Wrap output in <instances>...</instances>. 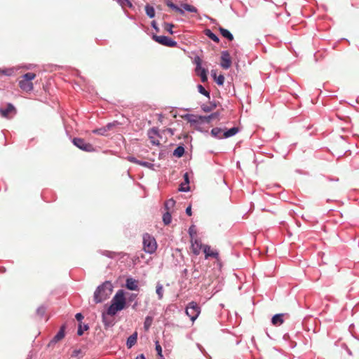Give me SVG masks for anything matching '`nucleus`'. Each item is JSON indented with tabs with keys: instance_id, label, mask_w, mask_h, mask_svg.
Masks as SVG:
<instances>
[{
	"instance_id": "obj_26",
	"label": "nucleus",
	"mask_w": 359,
	"mask_h": 359,
	"mask_svg": "<svg viewBox=\"0 0 359 359\" xmlns=\"http://www.w3.org/2000/svg\"><path fill=\"white\" fill-rule=\"evenodd\" d=\"M166 5L168 7H170V8H172L173 10H175V11H177V13H179L182 15L184 14V11L182 8H179L178 6H177L176 5H175L172 1H167Z\"/></svg>"
},
{
	"instance_id": "obj_10",
	"label": "nucleus",
	"mask_w": 359,
	"mask_h": 359,
	"mask_svg": "<svg viewBox=\"0 0 359 359\" xmlns=\"http://www.w3.org/2000/svg\"><path fill=\"white\" fill-rule=\"evenodd\" d=\"M65 330H66V325L65 324L62 325L57 333L53 337V339L49 341L48 346L50 347L55 344H57L58 341H61L65 336Z\"/></svg>"
},
{
	"instance_id": "obj_14",
	"label": "nucleus",
	"mask_w": 359,
	"mask_h": 359,
	"mask_svg": "<svg viewBox=\"0 0 359 359\" xmlns=\"http://www.w3.org/2000/svg\"><path fill=\"white\" fill-rule=\"evenodd\" d=\"M116 123H109L106 126L93 130V133L100 135H107V132L111 130L116 126Z\"/></svg>"
},
{
	"instance_id": "obj_45",
	"label": "nucleus",
	"mask_w": 359,
	"mask_h": 359,
	"mask_svg": "<svg viewBox=\"0 0 359 359\" xmlns=\"http://www.w3.org/2000/svg\"><path fill=\"white\" fill-rule=\"evenodd\" d=\"M156 350L158 353V355H162V348L160 344H158V342L156 343Z\"/></svg>"
},
{
	"instance_id": "obj_51",
	"label": "nucleus",
	"mask_w": 359,
	"mask_h": 359,
	"mask_svg": "<svg viewBox=\"0 0 359 359\" xmlns=\"http://www.w3.org/2000/svg\"><path fill=\"white\" fill-rule=\"evenodd\" d=\"M81 353V350L79 349H76L73 351V354L72 355L73 356H77L79 353Z\"/></svg>"
},
{
	"instance_id": "obj_24",
	"label": "nucleus",
	"mask_w": 359,
	"mask_h": 359,
	"mask_svg": "<svg viewBox=\"0 0 359 359\" xmlns=\"http://www.w3.org/2000/svg\"><path fill=\"white\" fill-rule=\"evenodd\" d=\"M223 133H224V130L219 128H214L211 130L212 135L219 139L224 138Z\"/></svg>"
},
{
	"instance_id": "obj_55",
	"label": "nucleus",
	"mask_w": 359,
	"mask_h": 359,
	"mask_svg": "<svg viewBox=\"0 0 359 359\" xmlns=\"http://www.w3.org/2000/svg\"><path fill=\"white\" fill-rule=\"evenodd\" d=\"M236 164H237V166L238 167V165H239V161H237Z\"/></svg>"
},
{
	"instance_id": "obj_16",
	"label": "nucleus",
	"mask_w": 359,
	"mask_h": 359,
	"mask_svg": "<svg viewBox=\"0 0 359 359\" xmlns=\"http://www.w3.org/2000/svg\"><path fill=\"white\" fill-rule=\"evenodd\" d=\"M203 252L205 253V259H208V257H213L215 259L219 258V253L216 251H212L210 246L208 245H203Z\"/></svg>"
},
{
	"instance_id": "obj_13",
	"label": "nucleus",
	"mask_w": 359,
	"mask_h": 359,
	"mask_svg": "<svg viewBox=\"0 0 359 359\" xmlns=\"http://www.w3.org/2000/svg\"><path fill=\"white\" fill-rule=\"evenodd\" d=\"M131 162L137 163L138 165L144 166L151 170H155L156 168H159V165H156L154 163L140 160L139 158H128Z\"/></svg>"
},
{
	"instance_id": "obj_25",
	"label": "nucleus",
	"mask_w": 359,
	"mask_h": 359,
	"mask_svg": "<svg viewBox=\"0 0 359 359\" xmlns=\"http://www.w3.org/2000/svg\"><path fill=\"white\" fill-rule=\"evenodd\" d=\"M205 34L209 37L210 39H212L213 41L216 43H219V39L217 36H216L213 32H211L210 29H205Z\"/></svg>"
},
{
	"instance_id": "obj_34",
	"label": "nucleus",
	"mask_w": 359,
	"mask_h": 359,
	"mask_svg": "<svg viewBox=\"0 0 359 359\" xmlns=\"http://www.w3.org/2000/svg\"><path fill=\"white\" fill-rule=\"evenodd\" d=\"M88 328H89V327H88V325H82L81 323H79V327H78V330H77V334L79 336H81L83 334V331L88 330Z\"/></svg>"
},
{
	"instance_id": "obj_49",
	"label": "nucleus",
	"mask_w": 359,
	"mask_h": 359,
	"mask_svg": "<svg viewBox=\"0 0 359 359\" xmlns=\"http://www.w3.org/2000/svg\"><path fill=\"white\" fill-rule=\"evenodd\" d=\"M218 115H219L218 112H215V113H213L211 115H210L208 118L210 119H214V118H217Z\"/></svg>"
},
{
	"instance_id": "obj_23",
	"label": "nucleus",
	"mask_w": 359,
	"mask_h": 359,
	"mask_svg": "<svg viewBox=\"0 0 359 359\" xmlns=\"http://www.w3.org/2000/svg\"><path fill=\"white\" fill-rule=\"evenodd\" d=\"M238 132V128L237 127H233L223 133V137L224 138L230 137L231 136L235 135Z\"/></svg>"
},
{
	"instance_id": "obj_12",
	"label": "nucleus",
	"mask_w": 359,
	"mask_h": 359,
	"mask_svg": "<svg viewBox=\"0 0 359 359\" xmlns=\"http://www.w3.org/2000/svg\"><path fill=\"white\" fill-rule=\"evenodd\" d=\"M221 67L223 69H227L231 65V59L228 51H222L221 56Z\"/></svg>"
},
{
	"instance_id": "obj_37",
	"label": "nucleus",
	"mask_w": 359,
	"mask_h": 359,
	"mask_svg": "<svg viewBox=\"0 0 359 359\" xmlns=\"http://www.w3.org/2000/svg\"><path fill=\"white\" fill-rule=\"evenodd\" d=\"M198 92L210 99V93L205 89L202 85H198L197 86Z\"/></svg>"
},
{
	"instance_id": "obj_38",
	"label": "nucleus",
	"mask_w": 359,
	"mask_h": 359,
	"mask_svg": "<svg viewBox=\"0 0 359 359\" xmlns=\"http://www.w3.org/2000/svg\"><path fill=\"white\" fill-rule=\"evenodd\" d=\"M174 27V25L170 23L165 22L163 24V29L168 32L170 34H173L172 28Z\"/></svg>"
},
{
	"instance_id": "obj_48",
	"label": "nucleus",
	"mask_w": 359,
	"mask_h": 359,
	"mask_svg": "<svg viewBox=\"0 0 359 359\" xmlns=\"http://www.w3.org/2000/svg\"><path fill=\"white\" fill-rule=\"evenodd\" d=\"M186 213L189 215V216H191V214H192V212H191V205H189L187 208H186V210H185Z\"/></svg>"
},
{
	"instance_id": "obj_44",
	"label": "nucleus",
	"mask_w": 359,
	"mask_h": 359,
	"mask_svg": "<svg viewBox=\"0 0 359 359\" xmlns=\"http://www.w3.org/2000/svg\"><path fill=\"white\" fill-rule=\"evenodd\" d=\"M201 62H202V60H201V59L199 57H195V63L196 65V69L198 71H199V69H201Z\"/></svg>"
},
{
	"instance_id": "obj_20",
	"label": "nucleus",
	"mask_w": 359,
	"mask_h": 359,
	"mask_svg": "<svg viewBox=\"0 0 359 359\" xmlns=\"http://www.w3.org/2000/svg\"><path fill=\"white\" fill-rule=\"evenodd\" d=\"M122 309L118 306H116L114 304L111 302V304L109 306L107 314L110 316H115L117 312L121 311Z\"/></svg>"
},
{
	"instance_id": "obj_52",
	"label": "nucleus",
	"mask_w": 359,
	"mask_h": 359,
	"mask_svg": "<svg viewBox=\"0 0 359 359\" xmlns=\"http://www.w3.org/2000/svg\"><path fill=\"white\" fill-rule=\"evenodd\" d=\"M200 247H201V245H200ZM193 252H194V253L195 255H198V254H199V252H200V249L194 248V249L193 250Z\"/></svg>"
},
{
	"instance_id": "obj_40",
	"label": "nucleus",
	"mask_w": 359,
	"mask_h": 359,
	"mask_svg": "<svg viewBox=\"0 0 359 359\" xmlns=\"http://www.w3.org/2000/svg\"><path fill=\"white\" fill-rule=\"evenodd\" d=\"M190 190V187L189 184H186V183H182L179 187V191L181 192H187Z\"/></svg>"
},
{
	"instance_id": "obj_28",
	"label": "nucleus",
	"mask_w": 359,
	"mask_h": 359,
	"mask_svg": "<svg viewBox=\"0 0 359 359\" xmlns=\"http://www.w3.org/2000/svg\"><path fill=\"white\" fill-rule=\"evenodd\" d=\"M145 11H146L147 15L150 18H153L155 16V11L152 6H151L149 5H147L145 6Z\"/></svg>"
},
{
	"instance_id": "obj_27",
	"label": "nucleus",
	"mask_w": 359,
	"mask_h": 359,
	"mask_svg": "<svg viewBox=\"0 0 359 359\" xmlns=\"http://www.w3.org/2000/svg\"><path fill=\"white\" fill-rule=\"evenodd\" d=\"M156 292L158 295V299H161L163 297V287L160 283H158L156 285Z\"/></svg>"
},
{
	"instance_id": "obj_21",
	"label": "nucleus",
	"mask_w": 359,
	"mask_h": 359,
	"mask_svg": "<svg viewBox=\"0 0 359 359\" xmlns=\"http://www.w3.org/2000/svg\"><path fill=\"white\" fill-rule=\"evenodd\" d=\"M219 30L220 34L222 35V36L226 38L229 41L233 40V36L229 30H227L222 27H219Z\"/></svg>"
},
{
	"instance_id": "obj_30",
	"label": "nucleus",
	"mask_w": 359,
	"mask_h": 359,
	"mask_svg": "<svg viewBox=\"0 0 359 359\" xmlns=\"http://www.w3.org/2000/svg\"><path fill=\"white\" fill-rule=\"evenodd\" d=\"M99 252L109 258L113 259L116 257V253L115 252L109 251V250H100Z\"/></svg>"
},
{
	"instance_id": "obj_17",
	"label": "nucleus",
	"mask_w": 359,
	"mask_h": 359,
	"mask_svg": "<svg viewBox=\"0 0 359 359\" xmlns=\"http://www.w3.org/2000/svg\"><path fill=\"white\" fill-rule=\"evenodd\" d=\"M283 317L284 314L283 313L274 315L271 318V323L276 326H279L282 325L284 322Z\"/></svg>"
},
{
	"instance_id": "obj_50",
	"label": "nucleus",
	"mask_w": 359,
	"mask_h": 359,
	"mask_svg": "<svg viewBox=\"0 0 359 359\" xmlns=\"http://www.w3.org/2000/svg\"><path fill=\"white\" fill-rule=\"evenodd\" d=\"M151 26H152V27H154V28L157 32H158V30H159V29H158V27H157V25H156V21H154H154H152V22H151Z\"/></svg>"
},
{
	"instance_id": "obj_53",
	"label": "nucleus",
	"mask_w": 359,
	"mask_h": 359,
	"mask_svg": "<svg viewBox=\"0 0 359 359\" xmlns=\"http://www.w3.org/2000/svg\"><path fill=\"white\" fill-rule=\"evenodd\" d=\"M136 359H146V358L144 354H140L136 357Z\"/></svg>"
},
{
	"instance_id": "obj_42",
	"label": "nucleus",
	"mask_w": 359,
	"mask_h": 359,
	"mask_svg": "<svg viewBox=\"0 0 359 359\" xmlns=\"http://www.w3.org/2000/svg\"><path fill=\"white\" fill-rule=\"evenodd\" d=\"M118 3L122 7H125V6L131 7L132 6V4L130 3V1L129 0H118Z\"/></svg>"
},
{
	"instance_id": "obj_47",
	"label": "nucleus",
	"mask_w": 359,
	"mask_h": 359,
	"mask_svg": "<svg viewBox=\"0 0 359 359\" xmlns=\"http://www.w3.org/2000/svg\"><path fill=\"white\" fill-rule=\"evenodd\" d=\"M184 182L186 183V184H189V178L188 172H185L184 174Z\"/></svg>"
},
{
	"instance_id": "obj_31",
	"label": "nucleus",
	"mask_w": 359,
	"mask_h": 359,
	"mask_svg": "<svg viewBox=\"0 0 359 359\" xmlns=\"http://www.w3.org/2000/svg\"><path fill=\"white\" fill-rule=\"evenodd\" d=\"M212 76L214 77V79L215 81V82L219 85V86H222L224 84V76L223 75H219V76H216V73L214 72L212 73Z\"/></svg>"
},
{
	"instance_id": "obj_15",
	"label": "nucleus",
	"mask_w": 359,
	"mask_h": 359,
	"mask_svg": "<svg viewBox=\"0 0 359 359\" xmlns=\"http://www.w3.org/2000/svg\"><path fill=\"white\" fill-rule=\"evenodd\" d=\"M126 287L130 290H139L138 281L131 277L126 280Z\"/></svg>"
},
{
	"instance_id": "obj_29",
	"label": "nucleus",
	"mask_w": 359,
	"mask_h": 359,
	"mask_svg": "<svg viewBox=\"0 0 359 359\" xmlns=\"http://www.w3.org/2000/svg\"><path fill=\"white\" fill-rule=\"evenodd\" d=\"M172 216L171 214L167 211L163 215V222L165 225L169 224L171 222Z\"/></svg>"
},
{
	"instance_id": "obj_9",
	"label": "nucleus",
	"mask_w": 359,
	"mask_h": 359,
	"mask_svg": "<svg viewBox=\"0 0 359 359\" xmlns=\"http://www.w3.org/2000/svg\"><path fill=\"white\" fill-rule=\"evenodd\" d=\"M73 143L74 144L79 148L80 149L85 151H94L93 146L86 142L82 138H74L73 139Z\"/></svg>"
},
{
	"instance_id": "obj_4",
	"label": "nucleus",
	"mask_w": 359,
	"mask_h": 359,
	"mask_svg": "<svg viewBox=\"0 0 359 359\" xmlns=\"http://www.w3.org/2000/svg\"><path fill=\"white\" fill-rule=\"evenodd\" d=\"M163 149H161L159 153L160 157H165L170 154H172L175 157H182L184 154L185 149L183 145L177 146V147L172 149L173 144H169L168 147L161 145Z\"/></svg>"
},
{
	"instance_id": "obj_18",
	"label": "nucleus",
	"mask_w": 359,
	"mask_h": 359,
	"mask_svg": "<svg viewBox=\"0 0 359 359\" xmlns=\"http://www.w3.org/2000/svg\"><path fill=\"white\" fill-rule=\"evenodd\" d=\"M102 322L105 326V327H110L114 326V320L111 318L108 317L107 313H103L102 315Z\"/></svg>"
},
{
	"instance_id": "obj_5",
	"label": "nucleus",
	"mask_w": 359,
	"mask_h": 359,
	"mask_svg": "<svg viewBox=\"0 0 359 359\" xmlns=\"http://www.w3.org/2000/svg\"><path fill=\"white\" fill-rule=\"evenodd\" d=\"M157 243L155 238L149 233L143 235V249L147 254H153L156 252Z\"/></svg>"
},
{
	"instance_id": "obj_3",
	"label": "nucleus",
	"mask_w": 359,
	"mask_h": 359,
	"mask_svg": "<svg viewBox=\"0 0 359 359\" xmlns=\"http://www.w3.org/2000/svg\"><path fill=\"white\" fill-rule=\"evenodd\" d=\"M36 78V74L33 72H28L23 74L19 80V86L26 92H30L33 90L32 80Z\"/></svg>"
},
{
	"instance_id": "obj_8",
	"label": "nucleus",
	"mask_w": 359,
	"mask_h": 359,
	"mask_svg": "<svg viewBox=\"0 0 359 359\" xmlns=\"http://www.w3.org/2000/svg\"><path fill=\"white\" fill-rule=\"evenodd\" d=\"M153 39L156 42H158V43L168 47H176L177 45V43L176 41L165 36L154 35Z\"/></svg>"
},
{
	"instance_id": "obj_35",
	"label": "nucleus",
	"mask_w": 359,
	"mask_h": 359,
	"mask_svg": "<svg viewBox=\"0 0 359 359\" xmlns=\"http://www.w3.org/2000/svg\"><path fill=\"white\" fill-rule=\"evenodd\" d=\"M182 6L187 11L191 12V13H197L196 8L193 6L184 4H182Z\"/></svg>"
},
{
	"instance_id": "obj_1",
	"label": "nucleus",
	"mask_w": 359,
	"mask_h": 359,
	"mask_svg": "<svg viewBox=\"0 0 359 359\" xmlns=\"http://www.w3.org/2000/svg\"><path fill=\"white\" fill-rule=\"evenodd\" d=\"M113 291V285L111 281L106 280L96 288L93 300L95 304L101 303L107 299Z\"/></svg>"
},
{
	"instance_id": "obj_33",
	"label": "nucleus",
	"mask_w": 359,
	"mask_h": 359,
	"mask_svg": "<svg viewBox=\"0 0 359 359\" xmlns=\"http://www.w3.org/2000/svg\"><path fill=\"white\" fill-rule=\"evenodd\" d=\"M46 311V307L43 305H41L39 306L36 309V314L40 316L41 318H43L45 316Z\"/></svg>"
},
{
	"instance_id": "obj_54",
	"label": "nucleus",
	"mask_w": 359,
	"mask_h": 359,
	"mask_svg": "<svg viewBox=\"0 0 359 359\" xmlns=\"http://www.w3.org/2000/svg\"><path fill=\"white\" fill-rule=\"evenodd\" d=\"M1 74H7V72L6 70H3L0 69V75Z\"/></svg>"
},
{
	"instance_id": "obj_32",
	"label": "nucleus",
	"mask_w": 359,
	"mask_h": 359,
	"mask_svg": "<svg viewBox=\"0 0 359 359\" xmlns=\"http://www.w3.org/2000/svg\"><path fill=\"white\" fill-rule=\"evenodd\" d=\"M216 107H217V104L215 103L210 102L208 105V104L203 105L202 109L205 112H210L212 110H213L214 109H215Z\"/></svg>"
},
{
	"instance_id": "obj_2",
	"label": "nucleus",
	"mask_w": 359,
	"mask_h": 359,
	"mask_svg": "<svg viewBox=\"0 0 359 359\" xmlns=\"http://www.w3.org/2000/svg\"><path fill=\"white\" fill-rule=\"evenodd\" d=\"M170 130H163L159 132L157 129L152 128L148 131V136L150 142L153 145L161 146L166 142L165 134Z\"/></svg>"
},
{
	"instance_id": "obj_41",
	"label": "nucleus",
	"mask_w": 359,
	"mask_h": 359,
	"mask_svg": "<svg viewBox=\"0 0 359 359\" xmlns=\"http://www.w3.org/2000/svg\"><path fill=\"white\" fill-rule=\"evenodd\" d=\"M189 234L191 238H193L194 236H195L196 235V229L195 225H191L189 228Z\"/></svg>"
},
{
	"instance_id": "obj_43",
	"label": "nucleus",
	"mask_w": 359,
	"mask_h": 359,
	"mask_svg": "<svg viewBox=\"0 0 359 359\" xmlns=\"http://www.w3.org/2000/svg\"><path fill=\"white\" fill-rule=\"evenodd\" d=\"M136 298H137V294H130V296L128 297V301L129 302L135 301L134 305L133 306V309H135L137 306V302L136 301Z\"/></svg>"
},
{
	"instance_id": "obj_7",
	"label": "nucleus",
	"mask_w": 359,
	"mask_h": 359,
	"mask_svg": "<svg viewBox=\"0 0 359 359\" xmlns=\"http://www.w3.org/2000/svg\"><path fill=\"white\" fill-rule=\"evenodd\" d=\"M111 302L114 304L116 306L121 308V309H123L125 308L126 301L124 296V292L122 290H119L117 291V292L113 297Z\"/></svg>"
},
{
	"instance_id": "obj_22",
	"label": "nucleus",
	"mask_w": 359,
	"mask_h": 359,
	"mask_svg": "<svg viewBox=\"0 0 359 359\" xmlns=\"http://www.w3.org/2000/svg\"><path fill=\"white\" fill-rule=\"evenodd\" d=\"M196 73L201 77V81L205 83L208 81L207 70L204 68H201L199 71L196 69Z\"/></svg>"
},
{
	"instance_id": "obj_11",
	"label": "nucleus",
	"mask_w": 359,
	"mask_h": 359,
	"mask_svg": "<svg viewBox=\"0 0 359 359\" xmlns=\"http://www.w3.org/2000/svg\"><path fill=\"white\" fill-rule=\"evenodd\" d=\"M16 112V109L11 103L7 104V107L5 109L0 108V114L4 118H10L13 115H15Z\"/></svg>"
},
{
	"instance_id": "obj_6",
	"label": "nucleus",
	"mask_w": 359,
	"mask_h": 359,
	"mask_svg": "<svg viewBox=\"0 0 359 359\" xmlns=\"http://www.w3.org/2000/svg\"><path fill=\"white\" fill-rule=\"evenodd\" d=\"M186 314L194 321L195 320L201 313V308L194 302L188 304L185 309Z\"/></svg>"
},
{
	"instance_id": "obj_39",
	"label": "nucleus",
	"mask_w": 359,
	"mask_h": 359,
	"mask_svg": "<svg viewBox=\"0 0 359 359\" xmlns=\"http://www.w3.org/2000/svg\"><path fill=\"white\" fill-rule=\"evenodd\" d=\"M151 322H152V318L150 316H147L145 318L144 323V327L146 330H147L150 327V326L151 325Z\"/></svg>"
},
{
	"instance_id": "obj_19",
	"label": "nucleus",
	"mask_w": 359,
	"mask_h": 359,
	"mask_svg": "<svg viewBox=\"0 0 359 359\" xmlns=\"http://www.w3.org/2000/svg\"><path fill=\"white\" fill-rule=\"evenodd\" d=\"M137 333L135 332L128 337L126 341V346L128 348H132L137 342Z\"/></svg>"
},
{
	"instance_id": "obj_36",
	"label": "nucleus",
	"mask_w": 359,
	"mask_h": 359,
	"mask_svg": "<svg viewBox=\"0 0 359 359\" xmlns=\"http://www.w3.org/2000/svg\"><path fill=\"white\" fill-rule=\"evenodd\" d=\"M175 205V201L173 198H170L165 201V208L167 210H169Z\"/></svg>"
},
{
	"instance_id": "obj_46",
	"label": "nucleus",
	"mask_w": 359,
	"mask_h": 359,
	"mask_svg": "<svg viewBox=\"0 0 359 359\" xmlns=\"http://www.w3.org/2000/svg\"><path fill=\"white\" fill-rule=\"evenodd\" d=\"M75 318L79 322H80V323H81V320L83 319L84 317L81 313H78L76 314Z\"/></svg>"
}]
</instances>
